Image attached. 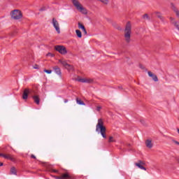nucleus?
Here are the masks:
<instances>
[{
    "label": "nucleus",
    "instance_id": "obj_1",
    "mask_svg": "<svg viewBox=\"0 0 179 179\" xmlns=\"http://www.w3.org/2000/svg\"><path fill=\"white\" fill-rule=\"evenodd\" d=\"M96 132H100L101 136L104 138V139H107V136L106 135V127H104V122H103V119H99L98 123L96 126Z\"/></svg>",
    "mask_w": 179,
    "mask_h": 179
},
{
    "label": "nucleus",
    "instance_id": "obj_21",
    "mask_svg": "<svg viewBox=\"0 0 179 179\" xmlns=\"http://www.w3.org/2000/svg\"><path fill=\"white\" fill-rule=\"evenodd\" d=\"M76 33L77 36L78 37V38H82V32L80 30L76 29Z\"/></svg>",
    "mask_w": 179,
    "mask_h": 179
},
{
    "label": "nucleus",
    "instance_id": "obj_5",
    "mask_svg": "<svg viewBox=\"0 0 179 179\" xmlns=\"http://www.w3.org/2000/svg\"><path fill=\"white\" fill-rule=\"evenodd\" d=\"M55 50L59 52V54H62V55H65V54L68 53V51L66 50V48L64 45H56L55 47Z\"/></svg>",
    "mask_w": 179,
    "mask_h": 179
},
{
    "label": "nucleus",
    "instance_id": "obj_7",
    "mask_svg": "<svg viewBox=\"0 0 179 179\" xmlns=\"http://www.w3.org/2000/svg\"><path fill=\"white\" fill-rule=\"evenodd\" d=\"M59 62L63 65V66H65L66 69L72 70L73 69V66H71L69 64L66 62V60L64 59H59Z\"/></svg>",
    "mask_w": 179,
    "mask_h": 179
},
{
    "label": "nucleus",
    "instance_id": "obj_2",
    "mask_svg": "<svg viewBox=\"0 0 179 179\" xmlns=\"http://www.w3.org/2000/svg\"><path fill=\"white\" fill-rule=\"evenodd\" d=\"M132 33V25L131 22H128L126 24L125 29H124V40L127 43L131 42V34Z\"/></svg>",
    "mask_w": 179,
    "mask_h": 179
},
{
    "label": "nucleus",
    "instance_id": "obj_10",
    "mask_svg": "<svg viewBox=\"0 0 179 179\" xmlns=\"http://www.w3.org/2000/svg\"><path fill=\"white\" fill-rule=\"evenodd\" d=\"M29 93H30V90L26 88L24 90L23 94H22V99L24 100H27L29 97Z\"/></svg>",
    "mask_w": 179,
    "mask_h": 179
},
{
    "label": "nucleus",
    "instance_id": "obj_13",
    "mask_svg": "<svg viewBox=\"0 0 179 179\" xmlns=\"http://www.w3.org/2000/svg\"><path fill=\"white\" fill-rule=\"evenodd\" d=\"M78 80V82H81V83H92L93 82V80L88 78H79Z\"/></svg>",
    "mask_w": 179,
    "mask_h": 179
},
{
    "label": "nucleus",
    "instance_id": "obj_14",
    "mask_svg": "<svg viewBox=\"0 0 179 179\" xmlns=\"http://www.w3.org/2000/svg\"><path fill=\"white\" fill-rule=\"evenodd\" d=\"M78 29H81L85 34H87V31H86V28H85L83 24L78 22Z\"/></svg>",
    "mask_w": 179,
    "mask_h": 179
},
{
    "label": "nucleus",
    "instance_id": "obj_19",
    "mask_svg": "<svg viewBox=\"0 0 179 179\" xmlns=\"http://www.w3.org/2000/svg\"><path fill=\"white\" fill-rule=\"evenodd\" d=\"M155 13H156L158 19H160V20H162V22H164V18L163 17V16H162V14L160 13L156 12Z\"/></svg>",
    "mask_w": 179,
    "mask_h": 179
},
{
    "label": "nucleus",
    "instance_id": "obj_11",
    "mask_svg": "<svg viewBox=\"0 0 179 179\" xmlns=\"http://www.w3.org/2000/svg\"><path fill=\"white\" fill-rule=\"evenodd\" d=\"M56 179H72V176L69 173H66L61 176V177H56Z\"/></svg>",
    "mask_w": 179,
    "mask_h": 179
},
{
    "label": "nucleus",
    "instance_id": "obj_9",
    "mask_svg": "<svg viewBox=\"0 0 179 179\" xmlns=\"http://www.w3.org/2000/svg\"><path fill=\"white\" fill-rule=\"evenodd\" d=\"M135 166L138 167V169H141V170H144L145 171H146V169L144 167L145 162H143L142 161H138V163L135 164Z\"/></svg>",
    "mask_w": 179,
    "mask_h": 179
},
{
    "label": "nucleus",
    "instance_id": "obj_16",
    "mask_svg": "<svg viewBox=\"0 0 179 179\" xmlns=\"http://www.w3.org/2000/svg\"><path fill=\"white\" fill-rule=\"evenodd\" d=\"M53 69H54L55 73H57V75H59V76H61L62 73L61 72V69H59V67L55 66V67H53Z\"/></svg>",
    "mask_w": 179,
    "mask_h": 179
},
{
    "label": "nucleus",
    "instance_id": "obj_6",
    "mask_svg": "<svg viewBox=\"0 0 179 179\" xmlns=\"http://www.w3.org/2000/svg\"><path fill=\"white\" fill-rule=\"evenodd\" d=\"M52 24L53 27H55L57 34H59L61 33V29H59V23L58 22L57 19L52 18Z\"/></svg>",
    "mask_w": 179,
    "mask_h": 179
},
{
    "label": "nucleus",
    "instance_id": "obj_24",
    "mask_svg": "<svg viewBox=\"0 0 179 179\" xmlns=\"http://www.w3.org/2000/svg\"><path fill=\"white\" fill-rule=\"evenodd\" d=\"M44 72H45V73H52V70H44Z\"/></svg>",
    "mask_w": 179,
    "mask_h": 179
},
{
    "label": "nucleus",
    "instance_id": "obj_34",
    "mask_svg": "<svg viewBox=\"0 0 179 179\" xmlns=\"http://www.w3.org/2000/svg\"><path fill=\"white\" fill-rule=\"evenodd\" d=\"M2 166H3V163L0 162V167H2Z\"/></svg>",
    "mask_w": 179,
    "mask_h": 179
},
{
    "label": "nucleus",
    "instance_id": "obj_12",
    "mask_svg": "<svg viewBox=\"0 0 179 179\" xmlns=\"http://www.w3.org/2000/svg\"><path fill=\"white\" fill-rule=\"evenodd\" d=\"M148 76L150 78H152L154 82H159V78H157V76L152 73V71H148Z\"/></svg>",
    "mask_w": 179,
    "mask_h": 179
},
{
    "label": "nucleus",
    "instance_id": "obj_25",
    "mask_svg": "<svg viewBox=\"0 0 179 179\" xmlns=\"http://www.w3.org/2000/svg\"><path fill=\"white\" fill-rule=\"evenodd\" d=\"M143 19H147V20H149V15H148V14H145L143 16Z\"/></svg>",
    "mask_w": 179,
    "mask_h": 179
},
{
    "label": "nucleus",
    "instance_id": "obj_15",
    "mask_svg": "<svg viewBox=\"0 0 179 179\" xmlns=\"http://www.w3.org/2000/svg\"><path fill=\"white\" fill-rule=\"evenodd\" d=\"M145 145L147 146V148H148L149 149H152V148H153V144L152 143V141L148 139L145 141Z\"/></svg>",
    "mask_w": 179,
    "mask_h": 179
},
{
    "label": "nucleus",
    "instance_id": "obj_35",
    "mask_svg": "<svg viewBox=\"0 0 179 179\" xmlns=\"http://www.w3.org/2000/svg\"><path fill=\"white\" fill-rule=\"evenodd\" d=\"M64 103H68V99H64Z\"/></svg>",
    "mask_w": 179,
    "mask_h": 179
},
{
    "label": "nucleus",
    "instance_id": "obj_32",
    "mask_svg": "<svg viewBox=\"0 0 179 179\" xmlns=\"http://www.w3.org/2000/svg\"><path fill=\"white\" fill-rule=\"evenodd\" d=\"M31 159H36V157L34 156V155H31Z\"/></svg>",
    "mask_w": 179,
    "mask_h": 179
},
{
    "label": "nucleus",
    "instance_id": "obj_17",
    "mask_svg": "<svg viewBox=\"0 0 179 179\" xmlns=\"http://www.w3.org/2000/svg\"><path fill=\"white\" fill-rule=\"evenodd\" d=\"M34 101L36 103V104H40V98H38V96L36 95L33 96Z\"/></svg>",
    "mask_w": 179,
    "mask_h": 179
},
{
    "label": "nucleus",
    "instance_id": "obj_33",
    "mask_svg": "<svg viewBox=\"0 0 179 179\" xmlns=\"http://www.w3.org/2000/svg\"><path fill=\"white\" fill-rule=\"evenodd\" d=\"M171 142H173L174 143V142H176V141L174 138H171Z\"/></svg>",
    "mask_w": 179,
    "mask_h": 179
},
{
    "label": "nucleus",
    "instance_id": "obj_20",
    "mask_svg": "<svg viewBox=\"0 0 179 179\" xmlns=\"http://www.w3.org/2000/svg\"><path fill=\"white\" fill-rule=\"evenodd\" d=\"M77 104H79L80 106H85V102H83L82 100L79 99H76Z\"/></svg>",
    "mask_w": 179,
    "mask_h": 179
},
{
    "label": "nucleus",
    "instance_id": "obj_28",
    "mask_svg": "<svg viewBox=\"0 0 179 179\" xmlns=\"http://www.w3.org/2000/svg\"><path fill=\"white\" fill-rule=\"evenodd\" d=\"M40 12H43L44 10H45V7H43L41 9H39Z\"/></svg>",
    "mask_w": 179,
    "mask_h": 179
},
{
    "label": "nucleus",
    "instance_id": "obj_8",
    "mask_svg": "<svg viewBox=\"0 0 179 179\" xmlns=\"http://www.w3.org/2000/svg\"><path fill=\"white\" fill-rule=\"evenodd\" d=\"M0 157L6 159L7 160H10V162H15V157L10 154H3L0 153Z\"/></svg>",
    "mask_w": 179,
    "mask_h": 179
},
{
    "label": "nucleus",
    "instance_id": "obj_26",
    "mask_svg": "<svg viewBox=\"0 0 179 179\" xmlns=\"http://www.w3.org/2000/svg\"><path fill=\"white\" fill-rule=\"evenodd\" d=\"M170 20H171V22L172 24H173V22H177V21H175V20H174V18H173V17H170Z\"/></svg>",
    "mask_w": 179,
    "mask_h": 179
},
{
    "label": "nucleus",
    "instance_id": "obj_4",
    "mask_svg": "<svg viewBox=\"0 0 179 179\" xmlns=\"http://www.w3.org/2000/svg\"><path fill=\"white\" fill-rule=\"evenodd\" d=\"M11 18L14 20H19V19H22V12L19 10H14L10 13Z\"/></svg>",
    "mask_w": 179,
    "mask_h": 179
},
{
    "label": "nucleus",
    "instance_id": "obj_36",
    "mask_svg": "<svg viewBox=\"0 0 179 179\" xmlns=\"http://www.w3.org/2000/svg\"><path fill=\"white\" fill-rule=\"evenodd\" d=\"M54 172H55V173H58V171H55V170L54 171Z\"/></svg>",
    "mask_w": 179,
    "mask_h": 179
},
{
    "label": "nucleus",
    "instance_id": "obj_30",
    "mask_svg": "<svg viewBox=\"0 0 179 179\" xmlns=\"http://www.w3.org/2000/svg\"><path fill=\"white\" fill-rule=\"evenodd\" d=\"M47 55L48 57H54V55L52 53H48Z\"/></svg>",
    "mask_w": 179,
    "mask_h": 179
},
{
    "label": "nucleus",
    "instance_id": "obj_27",
    "mask_svg": "<svg viewBox=\"0 0 179 179\" xmlns=\"http://www.w3.org/2000/svg\"><path fill=\"white\" fill-rule=\"evenodd\" d=\"M34 69H39L38 65L35 64V65L34 66Z\"/></svg>",
    "mask_w": 179,
    "mask_h": 179
},
{
    "label": "nucleus",
    "instance_id": "obj_18",
    "mask_svg": "<svg viewBox=\"0 0 179 179\" xmlns=\"http://www.w3.org/2000/svg\"><path fill=\"white\" fill-rule=\"evenodd\" d=\"M10 174H13L14 176H17V172L16 171V168L14 166L10 169Z\"/></svg>",
    "mask_w": 179,
    "mask_h": 179
},
{
    "label": "nucleus",
    "instance_id": "obj_22",
    "mask_svg": "<svg viewBox=\"0 0 179 179\" xmlns=\"http://www.w3.org/2000/svg\"><path fill=\"white\" fill-rule=\"evenodd\" d=\"M101 2L102 3H104V5H108V0H97Z\"/></svg>",
    "mask_w": 179,
    "mask_h": 179
},
{
    "label": "nucleus",
    "instance_id": "obj_3",
    "mask_svg": "<svg viewBox=\"0 0 179 179\" xmlns=\"http://www.w3.org/2000/svg\"><path fill=\"white\" fill-rule=\"evenodd\" d=\"M73 4L76 8L77 10L83 13V15H87V10H86L78 0H73Z\"/></svg>",
    "mask_w": 179,
    "mask_h": 179
},
{
    "label": "nucleus",
    "instance_id": "obj_29",
    "mask_svg": "<svg viewBox=\"0 0 179 179\" xmlns=\"http://www.w3.org/2000/svg\"><path fill=\"white\" fill-rule=\"evenodd\" d=\"M96 110V111H100V110H101V106H97Z\"/></svg>",
    "mask_w": 179,
    "mask_h": 179
},
{
    "label": "nucleus",
    "instance_id": "obj_31",
    "mask_svg": "<svg viewBox=\"0 0 179 179\" xmlns=\"http://www.w3.org/2000/svg\"><path fill=\"white\" fill-rule=\"evenodd\" d=\"M175 145H178L179 146V142L178 141H174Z\"/></svg>",
    "mask_w": 179,
    "mask_h": 179
},
{
    "label": "nucleus",
    "instance_id": "obj_23",
    "mask_svg": "<svg viewBox=\"0 0 179 179\" xmlns=\"http://www.w3.org/2000/svg\"><path fill=\"white\" fill-rule=\"evenodd\" d=\"M108 142H110V143H111V142H115V139H114V137L110 136V137H109Z\"/></svg>",
    "mask_w": 179,
    "mask_h": 179
}]
</instances>
